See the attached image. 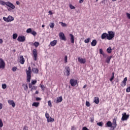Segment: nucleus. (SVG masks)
Listing matches in <instances>:
<instances>
[{"mask_svg":"<svg viewBox=\"0 0 130 130\" xmlns=\"http://www.w3.org/2000/svg\"><path fill=\"white\" fill-rule=\"evenodd\" d=\"M20 60L19 62L21 64H24L25 63V58H24V56L23 55H20L19 56Z\"/></svg>","mask_w":130,"mask_h":130,"instance_id":"obj_11","label":"nucleus"},{"mask_svg":"<svg viewBox=\"0 0 130 130\" xmlns=\"http://www.w3.org/2000/svg\"><path fill=\"white\" fill-rule=\"evenodd\" d=\"M104 52H103V50L102 49H100V54H104Z\"/></svg>","mask_w":130,"mask_h":130,"instance_id":"obj_47","label":"nucleus"},{"mask_svg":"<svg viewBox=\"0 0 130 130\" xmlns=\"http://www.w3.org/2000/svg\"><path fill=\"white\" fill-rule=\"evenodd\" d=\"M40 86L42 90H43V91H44V89H45V87H44V85H40Z\"/></svg>","mask_w":130,"mask_h":130,"instance_id":"obj_44","label":"nucleus"},{"mask_svg":"<svg viewBox=\"0 0 130 130\" xmlns=\"http://www.w3.org/2000/svg\"><path fill=\"white\" fill-rule=\"evenodd\" d=\"M16 5H17L18 6H19V5H20V2H19V1H17V2H16Z\"/></svg>","mask_w":130,"mask_h":130,"instance_id":"obj_62","label":"nucleus"},{"mask_svg":"<svg viewBox=\"0 0 130 130\" xmlns=\"http://www.w3.org/2000/svg\"><path fill=\"white\" fill-rule=\"evenodd\" d=\"M3 20L5 22H7V23H9V22H12V21H14V17H13L12 16L9 15L7 18L4 17Z\"/></svg>","mask_w":130,"mask_h":130,"instance_id":"obj_4","label":"nucleus"},{"mask_svg":"<svg viewBox=\"0 0 130 130\" xmlns=\"http://www.w3.org/2000/svg\"><path fill=\"white\" fill-rule=\"evenodd\" d=\"M28 70H26V82L27 83H30L31 81V74H32V71L31 70V67H29Z\"/></svg>","mask_w":130,"mask_h":130,"instance_id":"obj_1","label":"nucleus"},{"mask_svg":"<svg viewBox=\"0 0 130 130\" xmlns=\"http://www.w3.org/2000/svg\"><path fill=\"white\" fill-rule=\"evenodd\" d=\"M54 121V119L52 118L51 117H49L47 119V122H53Z\"/></svg>","mask_w":130,"mask_h":130,"instance_id":"obj_24","label":"nucleus"},{"mask_svg":"<svg viewBox=\"0 0 130 130\" xmlns=\"http://www.w3.org/2000/svg\"><path fill=\"white\" fill-rule=\"evenodd\" d=\"M106 38L108 40V34L105 32L103 33L101 36V39L103 40L106 39Z\"/></svg>","mask_w":130,"mask_h":130,"instance_id":"obj_12","label":"nucleus"},{"mask_svg":"<svg viewBox=\"0 0 130 130\" xmlns=\"http://www.w3.org/2000/svg\"><path fill=\"white\" fill-rule=\"evenodd\" d=\"M64 62L66 63L68 62V56H65L64 57Z\"/></svg>","mask_w":130,"mask_h":130,"instance_id":"obj_49","label":"nucleus"},{"mask_svg":"<svg viewBox=\"0 0 130 130\" xmlns=\"http://www.w3.org/2000/svg\"><path fill=\"white\" fill-rule=\"evenodd\" d=\"M90 106H91V104H90V102L86 101V106H87V107H90Z\"/></svg>","mask_w":130,"mask_h":130,"instance_id":"obj_36","label":"nucleus"},{"mask_svg":"<svg viewBox=\"0 0 130 130\" xmlns=\"http://www.w3.org/2000/svg\"><path fill=\"white\" fill-rule=\"evenodd\" d=\"M61 23V25L62 27H67V24L63 23V22H60Z\"/></svg>","mask_w":130,"mask_h":130,"instance_id":"obj_42","label":"nucleus"},{"mask_svg":"<svg viewBox=\"0 0 130 130\" xmlns=\"http://www.w3.org/2000/svg\"><path fill=\"white\" fill-rule=\"evenodd\" d=\"M83 3H84V0H80L79 1V4H82Z\"/></svg>","mask_w":130,"mask_h":130,"instance_id":"obj_60","label":"nucleus"},{"mask_svg":"<svg viewBox=\"0 0 130 130\" xmlns=\"http://www.w3.org/2000/svg\"><path fill=\"white\" fill-rule=\"evenodd\" d=\"M57 44V40H53V41L50 42V45L51 46H55V45Z\"/></svg>","mask_w":130,"mask_h":130,"instance_id":"obj_19","label":"nucleus"},{"mask_svg":"<svg viewBox=\"0 0 130 130\" xmlns=\"http://www.w3.org/2000/svg\"><path fill=\"white\" fill-rule=\"evenodd\" d=\"M17 37H18V35L17 34H14L13 35V39H17Z\"/></svg>","mask_w":130,"mask_h":130,"instance_id":"obj_31","label":"nucleus"},{"mask_svg":"<svg viewBox=\"0 0 130 130\" xmlns=\"http://www.w3.org/2000/svg\"><path fill=\"white\" fill-rule=\"evenodd\" d=\"M127 81V77H125L124 78V80H123L122 83H121V86L122 87H125V86H126V82Z\"/></svg>","mask_w":130,"mask_h":130,"instance_id":"obj_14","label":"nucleus"},{"mask_svg":"<svg viewBox=\"0 0 130 130\" xmlns=\"http://www.w3.org/2000/svg\"><path fill=\"white\" fill-rule=\"evenodd\" d=\"M17 40L19 42H24V41H26V37L24 36H19L17 38Z\"/></svg>","mask_w":130,"mask_h":130,"instance_id":"obj_6","label":"nucleus"},{"mask_svg":"<svg viewBox=\"0 0 130 130\" xmlns=\"http://www.w3.org/2000/svg\"><path fill=\"white\" fill-rule=\"evenodd\" d=\"M59 36L61 40H64V41H66V40H67V39H66V37L64 36V34L63 32H60L59 34Z\"/></svg>","mask_w":130,"mask_h":130,"instance_id":"obj_10","label":"nucleus"},{"mask_svg":"<svg viewBox=\"0 0 130 130\" xmlns=\"http://www.w3.org/2000/svg\"><path fill=\"white\" fill-rule=\"evenodd\" d=\"M34 45L35 46V47L37 48V47H38V46H39V42H35L34 43Z\"/></svg>","mask_w":130,"mask_h":130,"instance_id":"obj_29","label":"nucleus"},{"mask_svg":"<svg viewBox=\"0 0 130 130\" xmlns=\"http://www.w3.org/2000/svg\"><path fill=\"white\" fill-rule=\"evenodd\" d=\"M66 73H67L68 77H69V76L71 75V69H70V67H66Z\"/></svg>","mask_w":130,"mask_h":130,"instance_id":"obj_17","label":"nucleus"},{"mask_svg":"<svg viewBox=\"0 0 130 130\" xmlns=\"http://www.w3.org/2000/svg\"><path fill=\"white\" fill-rule=\"evenodd\" d=\"M36 101H40L41 100V98H38V97L36 98Z\"/></svg>","mask_w":130,"mask_h":130,"instance_id":"obj_52","label":"nucleus"},{"mask_svg":"<svg viewBox=\"0 0 130 130\" xmlns=\"http://www.w3.org/2000/svg\"><path fill=\"white\" fill-rule=\"evenodd\" d=\"M54 23H52L51 24H50V28H54Z\"/></svg>","mask_w":130,"mask_h":130,"instance_id":"obj_41","label":"nucleus"},{"mask_svg":"<svg viewBox=\"0 0 130 130\" xmlns=\"http://www.w3.org/2000/svg\"><path fill=\"white\" fill-rule=\"evenodd\" d=\"M104 124V123L102 121L97 123V125H99V126H103Z\"/></svg>","mask_w":130,"mask_h":130,"instance_id":"obj_30","label":"nucleus"},{"mask_svg":"<svg viewBox=\"0 0 130 130\" xmlns=\"http://www.w3.org/2000/svg\"><path fill=\"white\" fill-rule=\"evenodd\" d=\"M37 83V81H36V80H32L31 81V84L32 85H35Z\"/></svg>","mask_w":130,"mask_h":130,"instance_id":"obj_43","label":"nucleus"},{"mask_svg":"<svg viewBox=\"0 0 130 130\" xmlns=\"http://www.w3.org/2000/svg\"><path fill=\"white\" fill-rule=\"evenodd\" d=\"M116 126H117V124H116V118H114L113 120V126H112V128L114 129Z\"/></svg>","mask_w":130,"mask_h":130,"instance_id":"obj_13","label":"nucleus"},{"mask_svg":"<svg viewBox=\"0 0 130 130\" xmlns=\"http://www.w3.org/2000/svg\"><path fill=\"white\" fill-rule=\"evenodd\" d=\"M91 46H96L97 45V41L96 40H93L91 43Z\"/></svg>","mask_w":130,"mask_h":130,"instance_id":"obj_20","label":"nucleus"},{"mask_svg":"<svg viewBox=\"0 0 130 130\" xmlns=\"http://www.w3.org/2000/svg\"><path fill=\"white\" fill-rule=\"evenodd\" d=\"M48 106H49L50 107H52V104L51 103V101H49L48 102Z\"/></svg>","mask_w":130,"mask_h":130,"instance_id":"obj_33","label":"nucleus"},{"mask_svg":"<svg viewBox=\"0 0 130 130\" xmlns=\"http://www.w3.org/2000/svg\"><path fill=\"white\" fill-rule=\"evenodd\" d=\"M82 130H89V129L85 126L82 128Z\"/></svg>","mask_w":130,"mask_h":130,"instance_id":"obj_53","label":"nucleus"},{"mask_svg":"<svg viewBox=\"0 0 130 130\" xmlns=\"http://www.w3.org/2000/svg\"><path fill=\"white\" fill-rule=\"evenodd\" d=\"M45 117L47 118V119H48V118H49V114H48V113L46 112L45 113Z\"/></svg>","mask_w":130,"mask_h":130,"instance_id":"obj_39","label":"nucleus"},{"mask_svg":"<svg viewBox=\"0 0 130 130\" xmlns=\"http://www.w3.org/2000/svg\"><path fill=\"white\" fill-rule=\"evenodd\" d=\"M69 7L71 10H74V9H76V7H75V6H73V5H72V4H70Z\"/></svg>","mask_w":130,"mask_h":130,"instance_id":"obj_34","label":"nucleus"},{"mask_svg":"<svg viewBox=\"0 0 130 130\" xmlns=\"http://www.w3.org/2000/svg\"><path fill=\"white\" fill-rule=\"evenodd\" d=\"M4 126V123H3V120L0 119V127H3Z\"/></svg>","mask_w":130,"mask_h":130,"instance_id":"obj_38","label":"nucleus"},{"mask_svg":"<svg viewBox=\"0 0 130 130\" xmlns=\"http://www.w3.org/2000/svg\"><path fill=\"white\" fill-rule=\"evenodd\" d=\"M24 90H28V85L27 84L24 85Z\"/></svg>","mask_w":130,"mask_h":130,"instance_id":"obj_51","label":"nucleus"},{"mask_svg":"<svg viewBox=\"0 0 130 130\" xmlns=\"http://www.w3.org/2000/svg\"><path fill=\"white\" fill-rule=\"evenodd\" d=\"M37 50L36 49H34L32 51V53L34 57V60H37Z\"/></svg>","mask_w":130,"mask_h":130,"instance_id":"obj_9","label":"nucleus"},{"mask_svg":"<svg viewBox=\"0 0 130 130\" xmlns=\"http://www.w3.org/2000/svg\"><path fill=\"white\" fill-rule=\"evenodd\" d=\"M32 71L35 74H38L39 70L37 68H32Z\"/></svg>","mask_w":130,"mask_h":130,"instance_id":"obj_27","label":"nucleus"},{"mask_svg":"<svg viewBox=\"0 0 130 130\" xmlns=\"http://www.w3.org/2000/svg\"><path fill=\"white\" fill-rule=\"evenodd\" d=\"M126 91L127 92V93H128L130 92V86L126 88Z\"/></svg>","mask_w":130,"mask_h":130,"instance_id":"obj_50","label":"nucleus"},{"mask_svg":"<svg viewBox=\"0 0 130 130\" xmlns=\"http://www.w3.org/2000/svg\"><path fill=\"white\" fill-rule=\"evenodd\" d=\"M71 130H76V127H75L74 126H72L71 127Z\"/></svg>","mask_w":130,"mask_h":130,"instance_id":"obj_56","label":"nucleus"},{"mask_svg":"<svg viewBox=\"0 0 130 130\" xmlns=\"http://www.w3.org/2000/svg\"><path fill=\"white\" fill-rule=\"evenodd\" d=\"M3 109V104L0 103V110Z\"/></svg>","mask_w":130,"mask_h":130,"instance_id":"obj_58","label":"nucleus"},{"mask_svg":"<svg viewBox=\"0 0 130 130\" xmlns=\"http://www.w3.org/2000/svg\"><path fill=\"white\" fill-rule=\"evenodd\" d=\"M6 67V63L3 58H0V69H5Z\"/></svg>","mask_w":130,"mask_h":130,"instance_id":"obj_7","label":"nucleus"},{"mask_svg":"<svg viewBox=\"0 0 130 130\" xmlns=\"http://www.w3.org/2000/svg\"><path fill=\"white\" fill-rule=\"evenodd\" d=\"M0 5H2V6H5V5H6V6H7V7H9V8H11V9H12V10H14L15 8H16L14 6V4L11 3L10 2H5L3 1H0Z\"/></svg>","mask_w":130,"mask_h":130,"instance_id":"obj_2","label":"nucleus"},{"mask_svg":"<svg viewBox=\"0 0 130 130\" xmlns=\"http://www.w3.org/2000/svg\"><path fill=\"white\" fill-rule=\"evenodd\" d=\"M111 58H112V56H108L107 58V59L106 60V62L107 63H109V62H110V60H111Z\"/></svg>","mask_w":130,"mask_h":130,"instance_id":"obj_26","label":"nucleus"},{"mask_svg":"<svg viewBox=\"0 0 130 130\" xmlns=\"http://www.w3.org/2000/svg\"><path fill=\"white\" fill-rule=\"evenodd\" d=\"M84 42L85 43H89V42H90V38L86 39L85 40H84Z\"/></svg>","mask_w":130,"mask_h":130,"instance_id":"obj_32","label":"nucleus"},{"mask_svg":"<svg viewBox=\"0 0 130 130\" xmlns=\"http://www.w3.org/2000/svg\"><path fill=\"white\" fill-rule=\"evenodd\" d=\"M2 88L3 89H6L7 88V84H3Z\"/></svg>","mask_w":130,"mask_h":130,"instance_id":"obj_46","label":"nucleus"},{"mask_svg":"<svg viewBox=\"0 0 130 130\" xmlns=\"http://www.w3.org/2000/svg\"><path fill=\"white\" fill-rule=\"evenodd\" d=\"M70 36L71 37V43H75V38L74 37V35H73V34H70Z\"/></svg>","mask_w":130,"mask_h":130,"instance_id":"obj_21","label":"nucleus"},{"mask_svg":"<svg viewBox=\"0 0 130 130\" xmlns=\"http://www.w3.org/2000/svg\"><path fill=\"white\" fill-rule=\"evenodd\" d=\"M32 85H33L32 83H29L28 84V87L29 89H32V88H33V86Z\"/></svg>","mask_w":130,"mask_h":130,"instance_id":"obj_45","label":"nucleus"},{"mask_svg":"<svg viewBox=\"0 0 130 130\" xmlns=\"http://www.w3.org/2000/svg\"><path fill=\"white\" fill-rule=\"evenodd\" d=\"M93 102L95 103V104H99V98L95 97Z\"/></svg>","mask_w":130,"mask_h":130,"instance_id":"obj_22","label":"nucleus"},{"mask_svg":"<svg viewBox=\"0 0 130 130\" xmlns=\"http://www.w3.org/2000/svg\"><path fill=\"white\" fill-rule=\"evenodd\" d=\"M37 86H33L32 88L31 89V91H32L33 90H37Z\"/></svg>","mask_w":130,"mask_h":130,"instance_id":"obj_40","label":"nucleus"},{"mask_svg":"<svg viewBox=\"0 0 130 130\" xmlns=\"http://www.w3.org/2000/svg\"><path fill=\"white\" fill-rule=\"evenodd\" d=\"M23 130H28V127H27L26 126H24Z\"/></svg>","mask_w":130,"mask_h":130,"instance_id":"obj_57","label":"nucleus"},{"mask_svg":"<svg viewBox=\"0 0 130 130\" xmlns=\"http://www.w3.org/2000/svg\"><path fill=\"white\" fill-rule=\"evenodd\" d=\"M31 34H32V35H34V36H36V35L37 34V33L36 32V31L34 30L33 31L31 30Z\"/></svg>","mask_w":130,"mask_h":130,"instance_id":"obj_37","label":"nucleus"},{"mask_svg":"<svg viewBox=\"0 0 130 130\" xmlns=\"http://www.w3.org/2000/svg\"><path fill=\"white\" fill-rule=\"evenodd\" d=\"M49 14L50 15H52V11H49Z\"/></svg>","mask_w":130,"mask_h":130,"instance_id":"obj_63","label":"nucleus"},{"mask_svg":"<svg viewBox=\"0 0 130 130\" xmlns=\"http://www.w3.org/2000/svg\"><path fill=\"white\" fill-rule=\"evenodd\" d=\"M12 71H13V72H16V71H17V67H14L12 68Z\"/></svg>","mask_w":130,"mask_h":130,"instance_id":"obj_48","label":"nucleus"},{"mask_svg":"<svg viewBox=\"0 0 130 130\" xmlns=\"http://www.w3.org/2000/svg\"><path fill=\"white\" fill-rule=\"evenodd\" d=\"M3 42H4V41H3V39H0V44H2V43H3Z\"/></svg>","mask_w":130,"mask_h":130,"instance_id":"obj_61","label":"nucleus"},{"mask_svg":"<svg viewBox=\"0 0 130 130\" xmlns=\"http://www.w3.org/2000/svg\"><path fill=\"white\" fill-rule=\"evenodd\" d=\"M8 103L10 105H12V107L14 108L15 106H16V104L13 100H9L8 101Z\"/></svg>","mask_w":130,"mask_h":130,"instance_id":"obj_15","label":"nucleus"},{"mask_svg":"<svg viewBox=\"0 0 130 130\" xmlns=\"http://www.w3.org/2000/svg\"><path fill=\"white\" fill-rule=\"evenodd\" d=\"M32 32V29L31 28H28L26 30V33H31Z\"/></svg>","mask_w":130,"mask_h":130,"instance_id":"obj_35","label":"nucleus"},{"mask_svg":"<svg viewBox=\"0 0 130 130\" xmlns=\"http://www.w3.org/2000/svg\"><path fill=\"white\" fill-rule=\"evenodd\" d=\"M112 123L110 121H108L105 124L106 127H112Z\"/></svg>","mask_w":130,"mask_h":130,"instance_id":"obj_16","label":"nucleus"},{"mask_svg":"<svg viewBox=\"0 0 130 130\" xmlns=\"http://www.w3.org/2000/svg\"><path fill=\"white\" fill-rule=\"evenodd\" d=\"M70 83L71 84V85L72 86V87H75V86L77 85V83H78V81L76 79H71Z\"/></svg>","mask_w":130,"mask_h":130,"instance_id":"obj_5","label":"nucleus"},{"mask_svg":"<svg viewBox=\"0 0 130 130\" xmlns=\"http://www.w3.org/2000/svg\"><path fill=\"white\" fill-rule=\"evenodd\" d=\"M122 121L127 120V119L128 118V117H129V115H126V113H124L123 114H122Z\"/></svg>","mask_w":130,"mask_h":130,"instance_id":"obj_8","label":"nucleus"},{"mask_svg":"<svg viewBox=\"0 0 130 130\" xmlns=\"http://www.w3.org/2000/svg\"><path fill=\"white\" fill-rule=\"evenodd\" d=\"M85 88H87V84H85L83 87V89H85Z\"/></svg>","mask_w":130,"mask_h":130,"instance_id":"obj_64","label":"nucleus"},{"mask_svg":"<svg viewBox=\"0 0 130 130\" xmlns=\"http://www.w3.org/2000/svg\"><path fill=\"white\" fill-rule=\"evenodd\" d=\"M115 36V33L114 31H108V40H112Z\"/></svg>","mask_w":130,"mask_h":130,"instance_id":"obj_3","label":"nucleus"},{"mask_svg":"<svg viewBox=\"0 0 130 130\" xmlns=\"http://www.w3.org/2000/svg\"><path fill=\"white\" fill-rule=\"evenodd\" d=\"M40 105V103L38 102H34L32 104V106H35V107H38L39 105Z\"/></svg>","mask_w":130,"mask_h":130,"instance_id":"obj_25","label":"nucleus"},{"mask_svg":"<svg viewBox=\"0 0 130 130\" xmlns=\"http://www.w3.org/2000/svg\"><path fill=\"white\" fill-rule=\"evenodd\" d=\"M113 79H114V77L112 76L111 78L110 79V81L112 82V81H113Z\"/></svg>","mask_w":130,"mask_h":130,"instance_id":"obj_55","label":"nucleus"},{"mask_svg":"<svg viewBox=\"0 0 130 130\" xmlns=\"http://www.w3.org/2000/svg\"><path fill=\"white\" fill-rule=\"evenodd\" d=\"M62 101V96H59L57 98L56 103H59Z\"/></svg>","mask_w":130,"mask_h":130,"instance_id":"obj_23","label":"nucleus"},{"mask_svg":"<svg viewBox=\"0 0 130 130\" xmlns=\"http://www.w3.org/2000/svg\"><path fill=\"white\" fill-rule=\"evenodd\" d=\"M91 122H94V118H91L90 119Z\"/></svg>","mask_w":130,"mask_h":130,"instance_id":"obj_59","label":"nucleus"},{"mask_svg":"<svg viewBox=\"0 0 130 130\" xmlns=\"http://www.w3.org/2000/svg\"><path fill=\"white\" fill-rule=\"evenodd\" d=\"M78 59L79 62H80V63H86V59H83V58L78 57Z\"/></svg>","mask_w":130,"mask_h":130,"instance_id":"obj_18","label":"nucleus"},{"mask_svg":"<svg viewBox=\"0 0 130 130\" xmlns=\"http://www.w3.org/2000/svg\"><path fill=\"white\" fill-rule=\"evenodd\" d=\"M107 52H108V53H111V52H112V49H111V47L107 48Z\"/></svg>","mask_w":130,"mask_h":130,"instance_id":"obj_28","label":"nucleus"},{"mask_svg":"<svg viewBox=\"0 0 130 130\" xmlns=\"http://www.w3.org/2000/svg\"><path fill=\"white\" fill-rule=\"evenodd\" d=\"M126 16L128 19H130V14L129 13H126Z\"/></svg>","mask_w":130,"mask_h":130,"instance_id":"obj_54","label":"nucleus"}]
</instances>
